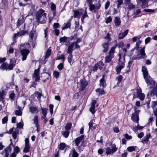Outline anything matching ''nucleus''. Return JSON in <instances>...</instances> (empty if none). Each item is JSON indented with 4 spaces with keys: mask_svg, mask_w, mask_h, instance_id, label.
<instances>
[{
    "mask_svg": "<svg viewBox=\"0 0 157 157\" xmlns=\"http://www.w3.org/2000/svg\"><path fill=\"white\" fill-rule=\"evenodd\" d=\"M47 14L45 11L40 9L36 13V18L37 21L41 24H44L47 19Z\"/></svg>",
    "mask_w": 157,
    "mask_h": 157,
    "instance_id": "nucleus-1",
    "label": "nucleus"
},
{
    "mask_svg": "<svg viewBox=\"0 0 157 157\" xmlns=\"http://www.w3.org/2000/svg\"><path fill=\"white\" fill-rule=\"evenodd\" d=\"M142 71L143 72L144 78L147 85H151L152 86H153L155 85V81L152 80L150 76L148 75V71L145 66L142 67Z\"/></svg>",
    "mask_w": 157,
    "mask_h": 157,
    "instance_id": "nucleus-2",
    "label": "nucleus"
},
{
    "mask_svg": "<svg viewBox=\"0 0 157 157\" xmlns=\"http://www.w3.org/2000/svg\"><path fill=\"white\" fill-rule=\"evenodd\" d=\"M16 62V60L15 59H11L9 64L6 63H4L1 65L0 68L3 70H11L15 66Z\"/></svg>",
    "mask_w": 157,
    "mask_h": 157,
    "instance_id": "nucleus-3",
    "label": "nucleus"
},
{
    "mask_svg": "<svg viewBox=\"0 0 157 157\" xmlns=\"http://www.w3.org/2000/svg\"><path fill=\"white\" fill-rule=\"evenodd\" d=\"M74 13V17L75 18H79L81 15H82L81 18V20L83 22L85 18L88 17L86 9L84 10L82 9H79L78 10H73V11Z\"/></svg>",
    "mask_w": 157,
    "mask_h": 157,
    "instance_id": "nucleus-4",
    "label": "nucleus"
},
{
    "mask_svg": "<svg viewBox=\"0 0 157 157\" xmlns=\"http://www.w3.org/2000/svg\"><path fill=\"white\" fill-rule=\"evenodd\" d=\"M133 94V99L138 98L140 100L142 101H143L144 99L145 95L143 93H142L141 89L140 88H137L134 90Z\"/></svg>",
    "mask_w": 157,
    "mask_h": 157,
    "instance_id": "nucleus-5",
    "label": "nucleus"
},
{
    "mask_svg": "<svg viewBox=\"0 0 157 157\" xmlns=\"http://www.w3.org/2000/svg\"><path fill=\"white\" fill-rule=\"evenodd\" d=\"M145 47L141 48L140 50V53L138 54L136 57L133 56L132 59L133 60L135 59H144L146 56V54L145 52Z\"/></svg>",
    "mask_w": 157,
    "mask_h": 157,
    "instance_id": "nucleus-6",
    "label": "nucleus"
},
{
    "mask_svg": "<svg viewBox=\"0 0 157 157\" xmlns=\"http://www.w3.org/2000/svg\"><path fill=\"white\" fill-rule=\"evenodd\" d=\"M119 62L118 63L117 67L116 69V71L117 73H119L121 71V69L124 67V63L122 61V60L123 59V61H124V59H122V60L121 61V54H119Z\"/></svg>",
    "mask_w": 157,
    "mask_h": 157,
    "instance_id": "nucleus-7",
    "label": "nucleus"
},
{
    "mask_svg": "<svg viewBox=\"0 0 157 157\" xmlns=\"http://www.w3.org/2000/svg\"><path fill=\"white\" fill-rule=\"evenodd\" d=\"M101 4L99 3L96 4V5L90 3L89 6V9L90 11L94 10V12L97 10H99L101 7Z\"/></svg>",
    "mask_w": 157,
    "mask_h": 157,
    "instance_id": "nucleus-8",
    "label": "nucleus"
},
{
    "mask_svg": "<svg viewBox=\"0 0 157 157\" xmlns=\"http://www.w3.org/2000/svg\"><path fill=\"white\" fill-rule=\"evenodd\" d=\"M25 147L23 150V151L25 153H27L30 151V145L29 139L26 138L25 139Z\"/></svg>",
    "mask_w": 157,
    "mask_h": 157,
    "instance_id": "nucleus-9",
    "label": "nucleus"
},
{
    "mask_svg": "<svg viewBox=\"0 0 157 157\" xmlns=\"http://www.w3.org/2000/svg\"><path fill=\"white\" fill-rule=\"evenodd\" d=\"M11 147L8 146L2 152L1 154L5 157H8L9 154L11 153Z\"/></svg>",
    "mask_w": 157,
    "mask_h": 157,
    "instance_id": "nucleus-10",
    "label": "nucleus"
},
{
    "mask_svg": "<svg viewBox=\"0 0 157 157\" xmlns=\"http://www.w3.org/2000/svg\"><path fill=\"white\" fill-rule=\"evenodd\" d=\"M78 85H80V90H82L84 89L86 87L87 85V82L86 81L83 79H81Z\"/></svg>",
    "mask_w": 157,
    "mask_h": 157,
    "instance_id": "nucleus-11",
    "label": "nucleus"
},
{
    "mask_svg": "<svg viewBox=\"0 0 157 157\" xmlns=\"http://www.w3.org/2000/svg\"><path fill=\"white\" fill-rule=\"evenodd\" d=\"M29 53V51L27 49H24L21 51V55L22 56V60L24 61L26 60L27 56Z\"/></svg>",
    "mask_w": 157,
    "mask_h": 157,
    "instance_id": "nucleus-12",
    "label": "nucleus"
},
{
    "mask_svg": "<svg viewBox=\"0 0 157 157\" xmlns=\"http://www.w3.org/2000/svg\"><path fill=\"white\" fill-rule=\"evenodd\" d=\"M36 37V33L34 31H31L30 32L29 42H32L35 40Z\"/></svg>",
    "mask_w": 157,
    "mask_h": 157,
    "instance_id": "nucleus-13",
    "label": "nucleus"
},
{
    "mask_svg": "<svg viewBox=\"0 0 157 157\" xmlns=\"http://www.w3.org/2000/svg\"><path fill=\"white\" fill-rule=\"evenodd\" d=\"M97 103L96 100H93L91 103V105L89 110L91 113L94 114L96 111L95 110V105Z\"/></svg>",
    "mask_w": 157,
    "mask_h": 157,
    "instance_id": "nucleus-14",
    "label": "nucleus"
},
{
    "mask_svg": "<svg viewBox=\"0 0 157 157\" xmlns=\"http://www.w3.org/2000/svg\"><path fill=\"white\" fill-rule=\"evenodd\" d=\"M40 69L38 68L35 71L34 74L33 75V77L34 78H36L35 81L36 82L38 81L40 79V76H39Z\"/></svg>",
    "mask_w": 157,
    "mask_h": 157,
    "instance_id": "nucleus-15",
    "label": "nucleus"
},
{
    "mask_svg": "<svg viewBox=\"0 0 157 157\" xmlns=\"http://www.w3.org/2000/svg\"><path fill=\"white\" fill-rule=\"evenodd\" d=\"M84 140V136L83 135H82L78 138H76L75 140V145L78 146L79 145L80 142H83Z\"/></svg>",
    "mask_w": 157,
    "mask_h": 157,
    "instance_id": "nucleus-16",
    "label": "nucleus"
},
{
    "mask_svg": "<svg viewBox=\"0 0 157 157\" xmlns=\"http://www.w3.org/2000/svg\"><path fill=\"white\" fill-rule=\"evenodd\" d=\"M33 121L34 124L35 125L37 129L39 128V125L38 124V116L36 115H35L34 117Z\"/></svg>",
    "mask_w": 157,
    "mask_h": 157,
    "instance_id": "nucleus-17",
    "label": "nucleus"
},
{
    "mask_svg": "<svg viewBox=\"0 0 157 157\" xmlns=\"http://www.w3.org/2000/svg\"><path fill=\"white\" fill-rule=\"evenodd\" d=\"M69 147L68 146H67L65 143H61L58 146V148L59 150H63L64 149H66Z\"/></svg>",
    "mask_w": 157,
    "mask_h": 157,
    "instance_id": "nucleus-18",
    "label": "nucleus"
},
{
    "mask_svg": "<svg viewBox=\"0 0 157 157\" xmlns=\"http://www.w3.org/2000/svg\"><path fill=\"white\" fill-rule=\"evenodd\" d=\"M131 119L134 122L137 123L139 120V116L135 113H133L132 114Z\"/></svg>",
    "mask_w": 157,
    "mask_h": 157,
    "instance_id": "nucleus-19",
    "label": "nucleus"
},
{
    "mask_svg": "<svg viewBox=\"0 0 157 157\" xmlns=\"http://www.w3.org/2000/svg\"><path fill=\"white\" fill-rule=\"evenodd\" d=\"M128 32V30L127 29L123 33H120L118 36V39H122L127 34Z\"/></svg>",
    "mask_w": 157,
    "mask_h": 157,
    "instance_id": "nucleus-20",
    "label": "nucleus"
},
{
    "mask_svg": "<svg viewBox=\"0 0 157 157\" xmlns=\"http://www.w3.org/2000/svg\"><path fill=\"white\" fill-rule=\"evenodd\" d=\"M29 111L33 114L37 113H38V111L37 107L34 106H31L29 109Z\"/></svg>",
    "mask_w": 157,
    "mask_h": 157,
    "instance_id": "nucleus-21",
    "label": "nucleus"
},
{
    "mask_svg": "<svg viewBox=\"0 0 157 157\" xmlns=\"http://www.w3.org/2000/svg\"><path fill=\"white\" fill-rule=\"evenodd\" d=\"M109 45V43L108 42L102 44L103 49L102 51L104 52H107Z\"/></svg>",
    "mask_w": 157,
    "mask_h": 157,
    "instance_id": "nucleus-22",
    "label": "nucleus"
},
{
    "mask_svg": "<svg viewBox=\"0 0 157 157\" xmlns=\"http://www.w3.org/2000/svg\"><path fill=\"white\" fill-rule=\"evenodd\" d=\"M115 25L116 26H118L121 24V21L119 17H116L114 18V20Z\"/></svg>",
    "mask_w": 157,
    "mask_h": 157,
    "instance_id": "nucleus-23",
    "label": "nucleus"
},
{
    "mask_svg": "<svg viewBox=\"0 0 157 157\" xmlns=\"http://www.w3.org/2000/svg\"><path fill=\"white\" fill-rule=\"evenodd\" d=\"M19 133V130L17 128H15L12 134L13 138L14 139H16L17 137V135Z\"/></svg>",
    "mask_w": 157,
    "mask_h": 157,
    "instance_id": "nucleus-24",
    "label": "nucleus"
},
{
    "mask_svg": "<svg viewBox=\"0 0 157 157\" xmlns=\"http://www.w3.org/2000/svg\"><path fill=\"white\" fill-rule=\"evenodd\" d=\"M71 44L68 46L67 53L69 54H71L73 50V48L74 47V44Z\"/></svg>",
    "mask_w": 157,
    "mask_h": 157,
    "instance_id": "nucleus-25",
    "label": "nucleus"
},
{
    "mask_svg": "<svg viewBox=\"0 0 157 157\" xmlns=\"http://www.w3.org/2000/svg\"><path fill=\"white\" fill-rule=\"evenodd\" d=\"M24 17L23 15H22L18 20L17 25L19 26L20 25L24 22Z\"/></svg>",
    "mask_w": 157,
    "mask_h": 157,
    "instance_id": "nucleus-26",
    "label": "nucleus"
},
{
    "mask_svg": "<svg viewBox=\"0 0 157 157\" xmlns=\"http://www.w3.org/2000/svg\"><path fill=\"white\" fill-rule=\"evenodd\" d=\"M72 152V157H78V154L76 152L75 148L73 147L71 150V153Z\"/></svg>",
    "mask_w": 157,
    "mask_h": 157,
    "instance_id": "nucleus-27",
    "label": "nucleus"
},
{
    "mask_svg": "<svg viewBox=\"0 0 157 157\" xmlns=\"http://www.w3.org/2000/svg\"><path fill=\"white\" fill-rule=\"evenodd\" d=\"M104 76L103 75L102 78L100 80V85L103 87H105L106 86V84L105 83V80L104 79Z\"/></svg>",
    "mask_w": 157,
    "mask_h": 157,
    "instance_id": "nucleus-28",
    "label": "nucleus"
},
{
    "mask_svg": "<svg viewBox=\"0 0 157 157\" xmlns=\"http://www.w3.org/2000/svg\"><path fill=\"white\" fill-rule=\"evenodd\" d=\"M105 150V153L107 155H109L110 154H113V153L112 151L111 148L109 147L106 148Z\"/></svg>",
    "mask_w": 157,
    "mask_h": 157,
    "instance_id": "nucleus-29",
    "label": "nucleus"
},
{
    "mask_svg": "<svg viewBox=\"0 0 157 157\" xmlns=\"http://www.w3.org/2000/svg\"><path fill=\"white\" fill-rule=\"evenodd\" d=\"M111 149L113 153L116 152L118 149V148L116 147V145L114 144L111 145Z\"/></svg>",
    "mask_w": 157,
    "mask_h": 157,
    "instance_id": "nucleus-30",
    "label": "nucleus"
},
{
    "mask_svg": "<svg viewBox=\"0 0 157 157\" xmlns=\"http://www.w3.org/2000/svg\"><path fill=\"white\" fill-rule=\"evenodd\" d=\"M151 137V136L150 134H147L143 138V141L144 142L148 141L149 139Z\"/></svg>",
    "mask_w": 157,
    "mask_h": 157,
    "instance_id": "nucleus-31",
    "label": "nucleus"
},
{
    "mask_svg": "<svg viewBox=\"0 0 157 157\" xmlns=\"http://www.w3.org/2000/svg\"><path fill=\"white\" fill-rule=\"evenodd\" d=\"M51 49H50L48 48L47 50L45 56L44 58L45 59H46L48 58V57L50 56V55L51 54Z\"/></svg>",
    "mask_w": 157,
    "mask_h": 157,
    "instance_id": "nucleus-32",
    "label": "nucleus"
},
{
    "mask_svg": "<svg viewBox=\"0 0 157 157\" xmlns=\"http://www.w3.org/2000/svg\"><path fill=\"white\" fill-rule=\"evenodd\" d=\"M9 98L11 99L12 100H14L15 94L13 91H10L9 92Z\"/></svg>",
    "mask_w": 157,
    "mask_h": 157,
    "instance_id": "nucleus-33",
    "label": "nucleus"
},
{
    "mask_svg": "<svg viewBox=\"0 0 157 157\" xmlns=\"http://www.w3.org/2000/svg\"><path fill=\"white\" fill-rule=\"evenodd\" d=\"M71 25V23L70 21H67L66 24H65V26H64L63 28V29H65L70 28Z\"/></svg>",
    "mask_w": 157,
    "mask_h": 157,
    "instance_id": "nucleus-34",
    "label": "nucleus"
},
{
    "mask_svg": "<svg viewBox=\"0 0 157 157\" xmlns=\"http://www.w3.org/2000/svg\"><path fill=\"white\" fill-rule=\"evenodd\" d=\"M70 132L66 130L63 132H62V134L63 136L65 138H67L68 137Z\"/></svg>",
    "mask_w": 157,
    "mask_h": 157,
    "instance_id": "nucleus-35",
    "label": "nucleus"
},
{
    "mask_svg": "<svg viewBox=\"0 0 157 157\" xmlns=\"http://www.w3.org/2000/svg\"><path fill=\"white\" fill-rule=\"evenodd\" d=\"M71 126L72 124L71 123H68L65 126V130L67 131H68L70 130L71 128Z\"/></svg>",
    "mask_w": 157,
    "mask_h": 157,
    "instance_id": "nucleus-36",
    "label": "nucleus"
},
{
    "mask_svg": "<svg viewBox=\"0 0 157 157\" xmlns=\"http://www.w3.org/2000/svg\"><path fill=\"white\" fill-rule=\"evenodd\" d=\"M20 151L19 147L18 146H16L14 147L13 152V153H14L16 154V155Z\"/></svg>",
    "mask_w": 157,
    "mask_h": 157,
    "instance_id": "nucleus-37",
    "label": "nucleus"
},
{
    "mask_svg": "<svg viewBox=\"0 0 157 157\" xmlns=\"http://www.w3.org/2000/svg\"><path fill=\"white\" fill-rule=\"evenodd\" d=\"M136 147L131 146L127 147V150L129 152H132L135 150Z\"/></svg>",
    "mask_w": 157,
    "mask_h": 157,
    "instance_id": "nucleus-38",
    "label": "nucleus"
},
{
    "mask_svg": "<svg viewBox=\"0 0 157 157\" xmlns=\"http://www.w3.org/2000/svg\"><path fill=\"white\" fill-rule=\"evenodd\" d=\"M144 127L142 126H140L139 125H137L134 128V131H137L139 130H141L143 129Z\"/></svg>",
    "mask_w": 157,
    "mask_h": 157,
    "instance_id": "nucleus-39",
    "label": "nucleus"
},
{
    "mask_svg": "<svg viewBox=\"0 0 157 157\" xmlns=\"http://www.w3.org/2000/svg\"><path fill=\"white\" fill-rule=\"evenodd\" d=\"M47 109L45 108H42L41 109L42 114L43 115L42 116H46L47 112Z\"/></svg>",
    "mask_w": 157,
    "mask_h": 157,
    "instance_id": "nucleus-40",
    "label": "nucleus"
},
{
    "mask_svg": "<svg viewBox=\"0 0 157 157\" xmlns=\"http://www.w3.org/2000/svg\"><path fill=\"white\" fill-rule=\"evenodd\" d=\"M67 39V37L64 36L61 37L59 39V41L61 43H63L65 42Z\"/></svg>",
    "mask_w": 157,
    "mask_h": 157,
    "instance_id": "nucleus-41",
    "label": "nucleus"
},
{
    "mask_svg": "<svg viewBox=\"0 0 157 157\" xmlns=\"http://www.w3.org/2000/svg\"><path fill=\"white\" fill-rule=\"evenodd\" d=\"M117 46V44H116L115 46L113 47L111 49L109 52V54L110 55L111 54L113 53L114 52V50Z\"/></svg>",
    "mask_w": 157,
    "mask_h": 157,
    "instance_id": "nucleus-42",
    "label": "nucleus"
},
{
    "mask_svg": "<svg viewBox=\"0 0 157 157\" xmlns=\"http://www.w3.org/2000/svg\"><path fill=\"white\" fill-rule=\"evenodd\" d=\"M19 36H20L18 32L16 33H15L14 35V36L13 38V44H14V43H15L16 42V39Z\"/></svg>",
    "mask_w": 157,
    "mask_h": 157,
    "instance_id": "nucleus-43",
    "label": "nucleus"
},
{
    "mask_svg": "<svg viewBox=\"0 0 157 157\" xmlns=\"http://www.w3.org/2000/svg\"><path fill=\"white\" fill-rule=\"evenodd\" d=\"M97 65L98 67V68H99L100 70H101L103 67L104 64L101 61H100L97 64Z\"/></svg>",
    "mask_w": 157,
    "mask_h": 157,
    "instance_id": "nucleus-44",
    "label": "nucleus"
},
{
    "mask_svg": "<svg viewBox=\"0 0 157 157\" xmlns=\"http://www.w3.org/2000/svg\"><path fill=\"white\" fill-rule=\"evenodd\" d=\"M72 55L71 54H70L68 57V62L71 65L72 64L71 61Z\"/></svg>",
    "mask_w": 157,
    "mask_h": 157,
    "instance_id": "nucleus-45",
    "label": "nucleus"
},
{
    "mask_svg": "<svg viewBox=\"0 0 157 157\" xmlns=\"http://www.w3.org/2000/svg\"><path fill=\"white\" fill-rule=\"evenodd\" d=\"M117 8H119L120 7V6L123 3V0H117Z\"/></svg>",
    "mask_w": 157,
    "mask_h": 157,
    "instance_id": "nucleus-46",
    "label": "nucleus"
},
{
    "mask_svg": "<svg viewBox=\"0 0 157 157\" xmlns=\"http://www.w3.org/2000/svg\"><path fill=\"white\" fill-rule=\"evenodd\" d=\"M41 119L43 120V122L45 124L48 121V119L46 118V116H42Z\"/></svg>",
    "mask_w": 157,
    "mask_h": 157,
    "instance_id": "nucleus-47",
    "label": "nucleus"
},
{
    "mask_svg": "<svg viewBox=\"0 0 157 157\" xmlns=\"http://www.w3.org/2000/svg\"><path fill=\"white\" fill-rule=\"evenodd\" d=\"M141 36H136L134 37L132 39V41L133 42H135L137 40H139Z\"/></svg>",
    "mask_w": 157,
    "mask_h": 157,
    "instance_id": "nucleus-48",
    "label": "nucleus"
},
{
    "mask_svg": "<svg viewBox=\"0 0 157 157\" xmlns=\"http://www.w3.org/2000/svg\"><path fill=\"white\" fill-rule=\"evenodd\" d=\"M8 120V117L7 116H6L4 117L2 120V123L3 124L7 123Z\"/></svg>",
    "mask_w": 157,
    "mask_h": 157,
    "instance_id": "nucleus-49",
    "label": "nucleus"
},
{
    "mask_svg": "<svg viewBox=\"0 0 157 157\" xmlns=\"http://www.w3.org/2000/svg\"><path fill=\"white\" fill-rule=\"evenodd\" d=\"M15 114L17 116H21L22 112L20 110H16L15 111Z\"/></svg>",
    "mask_w": 157,
    "mask_h": 157,
    "instance_id": "nucleus-50",
    "label": "nucleus"
},
{
    "mask_svg": "<svg viewBox=\"0 0 157 157\" xmlns=\"http://www.w3.org/2000/svg\"><path fill=\"white\" fill-rule=\"evenodd\" d=\"M157 105V101H153L151 102V107L153 109Z\"/></svg>",
    "mask_w": 157,
    "mask_h": 157,
    "instance_id": "nucleus-51",
    "label": "nucleus"
},
{
    "mask_svg": "<svg viewBox=\"0 0 157 157\" xmlns=\"http://www.w3.org/2000/svg\"><path fill=\"white\" fill-rule=\"evenodd\" d=\"M97 92H98L99 94H104V91L103 90H101L100 89H98L96 90Z\"/></svg>",
    "mask_w": 157,
    "mask_h": 157,
    "instance_id": "nucleus-52",
    "label": "nucleus"
},
{
    "mask_svg": "<svg viewBox=\"0 0 157 157\" xmlns=\"http://www.w3.org/2000/svg\"><path fill=\"white\" fill-rule=\"evenodd\" d=\"M128 5V8L130 10L133 9L135 7V5H134L132 3H130Z\"/></svg>",
    "mask_w": 157,
    "mask_h": 157,
    "instance_id": "nucleus-53",
    "label": "nucleus"
},
{
    "mask_svg": "<svg viewBox=\"0 0 157 157\" xmlns=\"http://www.w3.org/2000/svg\"><path fill=\"white\" fill-rule=\"evenodd\" d=\"M23 126V122L18 123L17 124V128H22Z\"/></svg>",
    "mask_w": 157,
    "mask_h": 157,
    "instance_id": "nucleus-54",
    "label": "nucleus"
},
{
    "mask_svg": "<svg viewBox=\"0 0 157 157\" xmlns=\"http://www.w3.org/2000/svg\"><path fill=\"white\" fill-rule=\"evenodd\" d=\"M124 137L128 140H129L132 138L131 136L129 135L128 134L126 133L124 135Z\"/></svg>",
    "mask_w": 157,
    "mask_h": 157,
    "instance_id": "nucleus-55",
    "label": "nucleus"
},
{
    "mask_svg": "<svg viewBox=\"0 0 157 157\" xmlns=\"http://www.w3.org/2000/svg\"><path fill=\"white\" fill-rule=\"evenodd\" d=\"M53 105L52 104H50L49 105L50 112L51 114H52L53 113Z\"/></svg>",
    "mask_w": 157,
    "mask_h": 157,
    "instance_id": "nucleus-56",
    "label": "nucleus"
},
{
    "mask_svg": "<svg viewBox=\"0 0 157 157\" xmlns=\"http://www.w3.org/2000/svg\"><path fill=\"white\" fill-rule=\"evenodd\" d=\"M64 56L63 54H62L61 55H59V56H57V59H62L63 60H64Z\"/></svg>",
    "mask_w": 157,
    "mask_h": 157,
    "instance_id": "nucleus-57",
    "label": "nucleus"
},
{
    "mask_svg": "<svg viewBox=\"0 0 157 157\" xmlns=\"http://www.w3.org/2000/svg\"><path fill=\"white\" fill-rule=\"evenodd\" d=\"M112 21V18L111 17L109 16L108 17L106 20L105 22L106 23L108 24L110 22Z\"/></svg>",
    "mask_w": 157,
    "mask_h": 157,
    "instance_id": "nucleus-58",
    "label": "nucleus"
},
{
    "mask_svg": "<svg viewBox=\"0 0 157 157\" xmlns=\"http://www.w3.org/2000/svg\"><path fill=\"white\" fill-rule=\"evenodd\" d=\"M141 42L142 41L139 40L136 43L135 48H138L139 47L140 44L141 43Z\"/></svg>",
    "mask_w": 157,
    "mask_h": 157,
    "instance_id": "nucleus-59",
    "label": "nucleus"
},
{
    "mask_svg": "<svg viewBox=\"0 0 157 157\" xmlns=\"http://www.w3.org/2000/svg\"><path fill=\"white\" fill-rule=\"evenodd\" d=\"M20 36H21L24 35L26 34V32L25 31H21L18 32Z\"/></svg>",
    "mask_w": 157,
    "mask_h": 157,
    "instance_id": "nucleus-60",
    "label": "nucleus"
},
{
    "mask_svg": "<svg viewBox=\"0 0 157 157\" xmlns=\"http://www.w3.org/2000/svg\"><path fill=\"white\" fill-rule=\"evenodd\" d=\"M104 38L105 39L107 40H108L109 41H111V39L110 37L109 34V33H107V36L105 37Z\"/></svg>",
    "mask_w": 157,
    "mask_h": 157,
    "instance_id": "nucleus-61",
    "label": "nucleus"
},
{
    "mask_svg": "<svg viewBox=\"0 0 157 157\" xmlns=\"http://www.w3.org/2000/svg\"><path fill=\"white\" fill-rule=\"evenodd\" d=\"M94 124V121L93 120H91L89 123V130L90 129L91 127Z\"/></svg>",
    "mask_w": 157,
    "mask_h": 157,
    "instance_id": "nucleus-62",
    "label": "nucleus"
},
{
    "mask_svg": "<svg viewBox=\"0 0 157 157\" xmlns=\"http://www.w3.org/2000/svg\"><path fill=\"white\" fill-rule=\"evenodd\" d=\"M109 55V56L106 57L105 58V62L107 63H109L111 61V57Z\"/></svg>",
    "mask_w": 157,
    "mask_h": 157,
    "instance_id": "nucleus-63",
    "label": "nucleus"
},
{
    "mask_svg": "<svg viewBox=\"0 0 157 157\" xmlns=\"http://www.w3.org/2000/svg\"><path fill=\"white\" fill-rule=\"evenodd\" d=\"M153 113L154 116L156 117V118L157 117V108L153 110Z\"/></svg>",
    "mask_w": 157,
    "mask_h": 157,
    "instance_id": "nucleus-64",
    "label": "nucleus"
}]
</instances>
